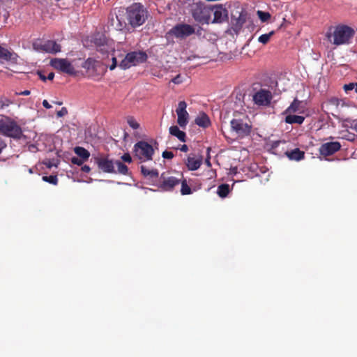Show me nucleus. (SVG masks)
<instances>
[{
	"instance_id": "1",
	"label": "nucleus",
	"mask_w": 357,
	"mask_h": 357,
	"mask_svg": "<svg viewBox=\"0 0 357 357\" xmlns=\"http://www.w3.org/2000/svg\"><path fill=\"white\" fill-rule=\"evenodd\" d=\"M93 42L97 50L102 55L108 56L112 55V63L108 66L111 70L117 66V59H121L119 66L122 70H127L132 66H138L147 59L145 52L141 51L130 52L125 54L126 51L120 47L119 45L115 46L112 40H110L102 33H97L93 38Z\"/></svg>"
},
{
	"instance_id": "2",
	"label": "nucleus",
	"mask_w": 357,
	"mask_h": 357,
	"mask_svg": "<svg viewBox=\"0 0 357 357\" xmlns=\"http://www.w3.org/2000/svg\"><path fill=\"white\" fill-rule=\"evenodd\" d=\"M355 30L344 24L330 26L326 33L328 41L335 46L349 45L352 43Z\"/></svg>"
},
{
	"instance_id": "3",
	"label": "nucleus",
	"mask_w": 357,
	"mask_h": 357,
	"mask_svg": "<svg viewBox=\"0 0 357 357\" xmlns=\"http://www.w3.org/2000/svg\"><path fill=\"white\" fill-rule=\"evenodd\" d=\"M147 17V10L140 3H134L127 8V20L132 27L143 24Z\"/></svg>"
},
{
	"instance_id": "4",
	"label": "nucleus",
	"mask_w": 357,
	"mask_h": 357,
	"mask_svg": "<svg viewBox=\"0 0 357 357\" xmlns=\"http://www.w3.org/2000/svg\"><path fill=\"white\" fill-rule=\"evenodd\" d=\"M135 155L142 162L152 160L154 153L153 146L146 142L141 141L134 146Z\"/></svg>"
},
{
	"instance_id": "5",
	"label": "nucleus",
	"mask_w": 357,
	"mask_h": 357,
	"mask_svg": "<svg viewBox=\"0 0 357 357\" xmlns=\"http://www.w3.org/2000/svg\"><path fill=\"white\" fill-rule=\"evenodd\" d=\"M0 132L12 137H17L21 135V129L9 119L0 120Z\"/></svg>"
},
{
	"instance_id": "6",
	"label": "nucleus",
	"mask_w": 357,
	"mask_h": 357,
	"mask_svg": "<svg viewBox=\"0 0 357 357\" xmlns=\"http://www.w3.org/2000/svg\"><path fill=\"white\" fill-rule=\"evenodd\" d=\"M195 20L201 23L208 24L210 22V8H207L202 3H196L192 9Z\"/></svg>"
},
{
	"instance_id": "7",
	"label": "nucleus",
	"mask_w": 357,
	"mask_h": 357,
	"mask_svg": "<svg viewBox=\"0 0 357 357\" xmlns=\"http://www.w3.org/2000/svg\"><path fill=\"white\" fill-rule=\"evenodd\" d=\"M33 49L38 52H45L47 53L56 54L61 51V46L54 40L36 41L33 45Z\"/></svg>"
},
{
	"instance_id": "8",
	"label": "nucleus",
	"mask_w": 357,
	"mask_h": 357,
	"mask_svg": "<svg viewBox=\"0 0 357 357\" xmlns=\"http://www.w3.org/2000/svg\"><path fill=\"white\" fill-rule=\"evenodd\" d=\"M231 128L238 137H243L250 134L251 126L242 119H234L230 122Z\"/></svg>"
},
{
	"instance_id": "9",
	"label": "nucleus",
	"mask_w": 357,
	"mask_h": 357,
	"mask_svg": "<svg viewBox=\"0 0 357 357\" xmlns=\"http://www.w3.org/2000/svg\"><path fill=\"white\" fill-rule=\"evenodd\" d=\"M51 66L61 72L69 75L75 74V70L72 63L66 59L55 58L50 61Z\"/></svg>"
},
{
	"instance_id": "10",
	"label": "nucleus",
	"mask_w": 357,
	"mask_h": 357,
	"mask_svg": "<svg viewBox=\"0 0 357 357\" xmlns=\"http://www.w3.org/2000/svg\"><path fill=\"white\" fill-rule=\"evenodd\" d=\"M187 104L185 101H180L176 109L177 114V123L180 127L185 128L189 121V114L186 110Z\"/></svg>"
},
{
	"instance_id": "11",
	"label": "nucleus",
	"mask_w": 357,
	"mask_h": 357,
	"mask_svg": "<svg viewBox=\"0 0 357 357\" xmlns=\"http://www.w3.org/2000/svg\"><path fill=\"white\" fill-rule=\"evenodd\" d=\"M210 10L213 12V20L212 23H222L228 17V11L222 5L218 4L210 8Z\"/></svg>"
},
{
	"instance_id": "12",
	"label": "nucleus",
	"mask_w": 357,
	"mask_h": 357,
	"mask_svg": "<svg viewBox=\"0 0 357 357\" xmlns=\"http://www.w3.org/2000/svg\"><path fill=\"white\" fill-rule=\"evenodd\" d=\"M194 29L188 24H178L172 28L169 33L175 36L177 38H184L193 33Z\"/></svg>"
},
{
	"instance_id": "13",
	"label": "nucleus",
	"mask_w": 357,
	"mask_h": 357,
	"mask_svg": "<svg viewBox=\"0 0 357 357\" xmlns=\"http://www.w3.org/2000/svg\"><path fill=\"white\" fill-rule=\"evenodd\" d=\"M272 98L271 91L266 89H261L253 96V100L258 105H267Z\"/></svg>"
},
{
	"instance_id": "14",
	"label": "nucleus",
	"mask_w": 357,
	"mask_h": 357,
	"mask_svg": "<svg viewBox=\"0 0 357 357\" xmlns=\"http://www.w3.org/2000/svg\"><path fill=\"white\" fill-rule=\"evenodd\" d=\"M98 167L106 173L114 172V163L107 157H98L96 158Z\"/></svg>"
},
{
	"instance_id": "15",
	"label": "nucleus",
	"mask_w": 357,
	"mask_h": 357,
	"mask_svg": "<svg viewBox=\"0 0 357 357\" xmlns=\"http://www.w3.org/2000/svg\"><path fill=\"white\" fill-rule=\"evenodd\" d=\"M341 145L339 142H327L322 144L319 148V152L323 155H330L340 150Z\"/></svg>"
},
{
	"instance_id": "16",
	"label": "nucleus",
	"mask_w": 357,
	"mask_h": 357,
	"mask_svg": "<svg viewBox=\"0 0 357 357\" xmlns=\"http://www.w3.org/2000/svg\"><path fill=\"white\" fill-rule=\"evenodd\" d=\"M305 104L297 99H295L290 106L285 110L284 113L303 114L305 112Z\"/></svg>"
},
{
	"instance_id": "17",
	"label": "nucleus",
	"mask_w": 357,
	"mask_h": 357,
	"mask_svg": "<svg viewBox=\"0 0 357 357\" xmlns=\"http://www.w3.org/2000/svg\"><path fill=\"white\" fill-rule=\"evenodd\" d=\"M195 123L202 128H208L211 125V120L208 116L204 112H200L195 119Z\"/></svg>"
},
{
	"instance_id": "18",
	"label": "nucleus",
	"mask_w": 357,
	"mask_h": 357,
	"mask_svg": "<svg viewBox=\"0 0 357 357\" xmlns=\"http://www.w3.org/2000/svg\"><path fill=\"white\" fill-rule=\"evenodd\" d=\"M202 163V158L199 157H188L187 160V166L190 170H197L199 168Z\"/></svg>"
},
{
	"instance_id": "19",
	"label": "nucleus",
	"mask_w": 357,
	"mask_h": 357,
	"mask_svg": "<svg viewBox=\"0 0 357 357\" xmlns=\"http://www.w3.org/2000/svg\"><path fill=\"white\" fill-rule=\"evenodd\" d=\"M285 122L289 124H302L305 118L301 115H296L295 113H285Z\"/></svg>"
},
{
	"instance_id": "20",
	"label": "nucleus",
	"mask_w": 357,
	"mask_h": 357,
	"mask_svg": "<svg viewBox=\"0 0 357 357\" xmlns=\"http://www.w3.org/2000/svg\"><path fill=\"white\" fill-rule=\"evenodd\" d=\"M169 133L176 137L179 141L184 142H185L186 135L185 133L181 130L178 126H172L169 128Z\"/></svg>"
},
{
	"instance_id": "21",
	"label": "nucleus",
	"mask_w": 357,
	"mask_h": 357,
	"mask_svg": "<svg viewBox=\"0 0 357 357\" xmlns=\"http://www.w3.org/2000/svg\"><path fill=\"white\" fill-rule=\"evenodd\" d=\"M180 183V179L174 176H169L163 181V187L167 190H172L175 185Z\"/></svg>"
},
{
	"instance_id": "22",
	"label": "nucleus",
	"mask_w": 357,
	"mask_h": 357,
	"mask_svg": "<svg viewBox=\"0 0 357 357\" xmlns=\"http://www.w3.org/2000/svg\"><path fill=\"white\" fill-rule=\"evenodd\" d=\"M288 158L291 160H300L304 157V152L296 149L291 152L287 153Z\"/></svg>"
},
{
	"instance_id": "23",
	"label": "nucleus",
	"mask_w": 357,
	"mask_h": 357,
	"mask_svg": "<svg viewBox=\"0 0 357 357\" xmlns=\"http://www.w3.org/2000/svg\"><path fill=\"white\" fill-rule=\"evenodd\" d=\"M75 153L81 158L86 161L89 156L90 153L84 148L77 146L74 149Z\"/></svg>"
},
{
	"instance_id": "24",
	"label": "nucleus",
	"mask_w": 357,
	"mask_h": 357,
	"mask_svg": "<svg viewBox=\"0 0 357 357\" xmlns=\"http://www.w3.org/2000/svg\"><path fill=\"white\" fill-rule=\"evenodd\" d=\"M141 172L145 176H149L150 178H155L158 176V172L155 169H149L146 167L142 165L141 167Z\"/></svg>"
},
{
	"instance_id": "25",
	"label": "nucleus",
	"mask_w": 357,
	"mask_h": 357,
	"mask_svg": "<svg viewBox=\"0 0 357 357\" xmlns=\"http://www.w3.org/2000/svg\"><path fill=\"white\" fill-rule=\"evenodd\" d=\"M229 192V185L222 184L218 188L217 193L220 197H225Z\"/></svg>"
},
{
	"instance_id": "26",
	"label": "nucleus",
	"mask_w": 357,
	"mask_h": 357,
	"mask_svg": "<svg viewBox=\"0 0 357 357\" xmlns=\"http://www.w3.org/2000/svg\"><path fill=\"white\" fill-rule=\"evenodd\" d=\"M13 54L7 49L0 45V59L3 60H10L12 59Z\"/></svg>"
},
{
	"instance_id": "27",
	"label": "nucleus",
	"mask_w": 357,
	"mask_h": 357,
	"mask_svg": "<svg viewBox=\"0 0 357 357\" xmlns=\"http://www.w3.org/2000/svg\"><path fill=\"white\" fill-rule=\"evenodd\" d=\"M343 126L351 128L357 132V119H346L343 122Z\"/></svg>"
},
{
	"instance_id": "28",
	"label": "nucleus",
	"mask_w": 357,
	"mask_h": 357,
	"mask_svg": "<svg viewBox=\"0 0 357 357\" xmlns=\"http://www.w3.org/2000/svg\"><path fill=\"white\" fill-rule=\"evenodd\" d=\"M114 164L116 165L117 169H118V172L119 174H123V175L128 174V167L126 165H125L124 164H123L120 161H116Z\"/></svg>"
},
{
	"instance_id": "29",
	"label": "nucleus",
	"mask_w": 357,
	"mask_h": 357,
	"mask_svg": "<svg viewBox=\"0 0 357 357\" xmlns=\"http://www.w3.org/2000/svg\"><path fill=\"white\" fill-rule=\"evenodd\" d=\"M273 34H274L273 31H272L268 33L262 34L259 37L258 41L262 44H266L269 41L271 37Z\"/></svg>"
},
{
	"instance_id": "30",
	"label": "nucleus",
	"mask_w": 357,
	"mask_h": 357,
	"mask_svg": "<svg viewBox=\"0 0 357 357\" xmlns=\"http://www.w3.org/2000/svg\"><path fill=\"white\" fill-rule=\"evenodd\" d=\"M181 192L183 195H190L192 192L191 189H190V186L187 184L185 180H183L181 181Z\"/></svg>"
},
{
	"instance_id": "31",
	"label": "nucleus",
	"mask_w": 357,
	"mask_h": 357,
	"mask_svg": "<svg viewBox=\"0 0 357 357\" xmlns=\"http://www.w3.org/2000/svg\"><path fill=\"white\" fill-rule=\"evenodd\" d=\"M127 123L134 130L139 128V123L132 116H128L127 118Z\"/></svg>"
},
{
	"instance_id": "32",
	"label": "nucleus",
	"mask_w": 357,
	"mask_h": 357,
	"mask_svg": "<svg viewBox=\"0 0 357 357\" xmlns=\"http://www.w3.org/2000/svg\"><path fill=\"white\" fill-rule=\"evenodd\" d=\"M43 180L44 181L48 182L50 183L56 185L58 182V178L56 176H43Z\"/></svg>"
},
{
	"instance_id": "33",
	"label": "nucleus",
	"mask_w": 357,
	"mask_h": 357,
	"mask_svg": "<svg viewBox=\"0 0 357 357\" xmlns=\"http://www.w3.org/2000/svg\"><path fill=\"white\" fill-rule=\"evenodd\" d=\"M257 15L260 20L263 22L268 20L271 17V15L268 13L263 12L261 10L257 11Z\"/></svg>"
},
{
	"instance_id": "34",
	"label": "nucleus",
	"mask_w": 357,
	"mask_h": 357,
	"mask_svg": "<svg viewBox=\"0 0 357 357\" xmlns=\"http://www.w3.org/2000/svg\"><path fill=\"white\" fill-rule=\"evenodd\" d=\"M344 89L346 92H348L349 91L354 89L355 91L357 93V82L349 83V84H345L344 86Z\"/></svg>"
},
{
	"instance_id": "35",
	"label": "nucleus",
	"mask_w": 357,
	"mask_h": 357,
	"mask_svg": "<svg viewBox=\"0 0 357 357\" xmlns=\"http://www.w3.org/2000/svg\"><path fill=\"white\" fill-rule=\"evenodd\" d=\"M71 162L73 164H75V165H82L85 162V160H83L81 158H78L73 157L71 159Z\"/></svg>"
},
{
	"instance_id": "36",
	"label": "nucleus",
	"mask_w": 357,
	"mask_h": 357,
	"mask_svg": "<svg viewBox=\"0 0 357 357\" xmlns=\"http://www.w3.org/2000/svg\"><path fill=\"white\" fill-rule=\"evenodd\" d=\"M162 155L165 159H172L174 157V153L172 151H165Z\"/></svg>"
},
{
	"instance_id": "37",
	"label": "nucleus",
	"mask_w": 357,
	"mask_h": 357,
	"mask_svg": "<svg viewBox=\"0 0 357 357\" xmlns=\"http://www.w3.org/2000/svg\"><path fill=\"white\" fill-rule=\"evenodd\" d=\"M121 159L126 162L130 163L132 162V158L129 153H125L121 156Z\"/></svg>"
},
{
	"instance_id": "38",
	"label": "nucleus",
	"mask_w": 357,
	"mask_h": 357,
	"mask_svg": "<svg viewBox=\"0 0 357 357\" xmlns=\"http://www.w3.org/2000/svg\"><path fill=\"white\" fill-rule=\"evenodd\" d=\"M183 78L180 75H178L174 78L172 79V82L176 84H178L183 82Z\"/></svg>"
},
{
	"instance_id": "39",
	"label": "nucleus",
	"mask_w": 357,
	"mask_h": 357,
	"mask_svg": "<svg viewBox=\"0 0 357 357\" xmlns=\"http://www.w3.org/2000/svg\"><path fill=\"white\" fill-rule=\"evenodd\" d=\"M67 113H68L67 109L66 107H62L61 109V110H59L57 112V116L62 117V116H65L66 114H67Z\"/></svg>"
},
{
	"instance_id": "40",
	"label": "nucleus",
	"mask_w": 357,
	"mask_h": 357,
	"mask_svg": "<svg viewBox=\"0 0 357 357\" xmlns=\"http://www.w3.org/2000/svg\"><path fill=\"white\" fill-rule=\"evenodd\" d=\"M94 62H95V61L93 59H88L85 62L84 67L89 68L91 66H93Z\"/></svg>"
},
{
	"instance_id": "41",
	"label": "nucleus",
	"mask_w": 357,
	"mask_h": 357,
	"mask_svg": "<svg viewBox=\"0 0 357 357\" xmlns=\"http://www.w3.org/2000/svg\"><path fill=\"white\" fill-rule=\"evenodd\" d=\"M44 164L48 167V168H51L52 167H56L57 166V163H55V162H51L50 160H45L44 162Z\"/></svg>"
},
{
	"instance_id": "42",
	"label": "nucleus",
	"mask_w": 357,
	"mask_h": 357,
	"mask_svg": "<svg viewBox=\"0 0 357 357\" xmlns=\"http://www.w3.org/2000/svg\"><path fill=\"white\" fill-rule=\"evenodd\" d=\"M30 93H31L30 91L25 90V91H21V92L17 93V95H19V96H29Z\"/></svg>"
},
{
	"instance_id": "43",
	"label": "nucleus",
	"mask_w": 357,
	"mask_h": 357,
	"mask_svg": "<svg viewBox=\"0 0 357 357\" xmlns=\"http://www.w3.org/2000/svg\"><path fill=\"white\" fill-rule=\"evenodd\" d=\"M43 105L44 106V107L47 108V109H50L51 108V105H50V103L48 102L47 100H44L43 101Z\"/></svg>"
},
{
	"instance_id": "44",
	"label": "nucleus",
	"mask_w": 357,
	"mask_h": 357,
	"mask_svg": "<svg viewBox=\"0 0 357 357\" xmlns=\"http://www.w3.org/2000/svg\"><path fill=\"white\" fill-rule=\"evenodd\" d=\"M344 138H345L347 140H349V141H353L354 140V135H348L347 136H344L343 137Z\"/></svg>"
},
{
	"instance_id": "45",
	"label": "nucleus",
	"mask_w": 357,
	"mask_h": 357,
	"mask_svg": "<svg viewBox=\"0 0 357 357\" xmlns=\"http://www.w3.org/2000/svg\"><path fill=\"white\" fill-rule=\"evenodd\" d=\"M82 170L83 172H84L88 173V172H90L91 168H90V167H89V166H88V165H84V166H83V167H82Z\"/></svg>"
},
{
	"instance_id": "46",
	"label": "nucleus",
	"mask_w": 357,
	"mask_h": 357,
	"mask_svg": "<svg viewBox=\"0 0 357 357\" xmlns=\"http://www.w3.org/2000/svg\"><path fill=\"white\" fill-rule=\"evenodd\" d=\"M181 151H183V152H187L188 151V147L187 145L185 144H183L181 147Z\"/></svg>"
},
{
	"instance_id": "47",
	"label": "nucleus",
	"mask_w": 357,
	"mask_h": 357,
	"mask_svg": "<svg viewBox=\"0 0 357 357\" xmlns=\"http://www.w3.org/2000/svg\"><path fill=\"white\" fill-rule=\"evenodd\" d=\"M54 77V74L53 73H49L47 79H48L49 80H52Z\"/></svg>"
},
{
	"instance_id": "48",
	"label": "nucleus",
	"mask_w": 357,
	"mask_h": 357,
	"mask_svg": "<svg viewBox=\"0 0 357 357\" xmlns=\"http://www.w3.org/2000/svg\"><path fill=\"white\" fill-rule=\"evenodd\" d=\"M38 75L42 80L45 81L47 79V77H45L40 72H38Z\"/></svg>"
},
{
	"instance_id": "49",
	"label": "nucleus",
	"mask_w": 357,
	"mask_h": 357,
	"mask_svg": "<svg viewBox=\"0 0 357 357\" xmlns=\"http://www.w3.org/2000/svg\"><path fill=\"white\" fill-rule=\"evenodd\" d=\"M206 164L207 165L208 167H211V162L209 159L206 160Z\"/></svg>"
},
{
	"instance_id": "50",
	"label": "nucleus",
	"mask_w": 357,
	"mask_h": 357,
	"mask_svg": "<svg viewBox=\"0 0 357 357\" xmlns=\"http://www.w3.org/2000/svg\"><path fill=\"white\" fill-rule=\"evenodd\" d=\"M56 104L61 105V102H57Z\"/></svg>"
},
{
	"instance_id": "51",
	"label": "nucleus",
	"mask_w": 357,
	"mask_h": 357,
	"mask_svg": "<svg viewBox=\"0 0 357 357\" xmlns=\"http://www.w3.org/2000/svg\"><path fill=\"white\" fill-rule=\"evenodd\" d=\"M0 107H1V105H0Z\"/></svg>"
}]
</instances>
